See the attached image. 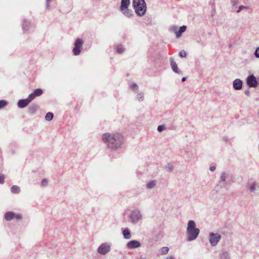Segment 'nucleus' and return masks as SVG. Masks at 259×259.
<instances>
[{
  "instance_id": "obj_26",
  "label": "nucleus",
  "mask_w": 259,
  "mask_h": 259,
  "mask_svg": "<svg viewBox=\"0 0 259 259\" xmlns=\"http://www.w3.org/2000/svg\"><path fill=\"white\" fill-rule=\"evenodd\" d=\"M169 30L171 32L175 33L177 35V32L178 30V27L176 25L171 26L169 28Z\"/></svg>"
},
{
  "instance_id": "obj_3",
  "label": "nucleus",
  "mask_w": 259,
  "mask_h": 259,
  "mask_svg": "<svg viewBox=\"0 0 259 259\" xmlns=\"http://www.w3.org/2000/svg\"><path fill=\"white\" fill-rule=\"evenodd\" d=\"M132 5L138 16L141 17L145 14L147 8L144 0H133Z\"/></svg>"
},
{
  "instance_id": "obj_17",
  "label": "nucleus",
  "mask_w": 259,
  "mask_h": 259,
  "mask_svg": "<svg viewBox=\"0 0 259 259\" xmlns=\"http://www.w3.org/2000/svg\"><path fill=\"white\" fill-rule=\"evenodd\" d=\"M122 234L124 238L125 239H130L132 238L130 230L127 228L123 230Z\"/></svg>"
},
{
  "instance_id": "obj_13",
  "label": "nucleus",
  "mask_w": 259,
  "mask_h": 259,
  "mask_svg": "<svg viewBox=\"0 0 259 259\" xmlns=\"http://www.w3.org/2000/svg\"><path fill=\"white\" fill-rule=\"evenodd\" d=\"M242 81L240 79H236L233 81V87L234 89L239 90L242 88Z\"/></svg>"
},
{
  "instance_id": "obj_44",
  "label": "nucleus",
  "mask_w": 259,
  "mask_h": 259,
  "mask_svg": "<svg viewBox=\"0 0 259 259\" xmlns=\"http://www.w3.org/2000/svg\"><path fill=\"white\" fill-rule=\"evenodd\" d=\"M186 79H187V77H183V78H182V81L183 82H184V81L186 80Z\"/></svg>"
},
{
  "instance_id": "obj_36",
  "label": "nucleus",
  "mask_w": 259,
  "mask_h": 259,
  "mask_svg": "<svg viewBox=\"0 0 259 259\" xmlns=\"http://www.w3.org/2000/svg\"><path fill=\"white\" fill-rule=\"evenodd\" d=\"M256 188V184H255V183H253V184H252V185L250 186V188H249V189H250V190L251 191H252V192H254V191H255V190Z\"/></svg>"
},
{
  "instance_id": "obj_42",
  "label": "nucleus",
  "mask_w": 259,
  "mask_h": 259,
  "mask_svg": "<svg viewBox=\"0 0 259 259\" xmlns=\"http://www.w3.org/2000/svg\"><path fill=\"white\" fill-rule=\"evenodd\" d=\"M46 8L48 10H50V4H49V2H46Z\"/></svg>"
},
{
  "instance_id": "obj_18",
  "label": "nucleus",
  "mask_w": 259,
  "mask_h": 259,
  "mask_svg": "<svg viewBox=\"0 0 259 259\" xmlns=\"http://www.w3.org/2000/svg\"><path fill=\"white\" fill-rule=\"evenodd\" d=\"M31 27V23L26 20H24L22 24V28L24 31H27Z\"/></svg>"
},
{
  "instance_id": "obj_5",
  "label": "nucleus",
  "mask_w": 259,
  "mask_h": 259,
  "mask_svg": "<svg viewBox=\"0 0 259 259\" xmlns=\"http://www.w3.org/2000/svg\"><path fill=\"white\" fill-rule=\"evenodd\" d=\"M83 42V40L80 38H78L75 40L74 44V47L72 50V52L74 55L78 56L80 54L82 48Z\"/></svg>"
},
{
  "instance_id": "obj_20",
  "label": "nucleus",
  "mask_w": 259,
  "mask_h": 259,
  "mask_svg": "<svg viewBox=\"0 0 259 259\" xmlns=\"http://www.w3.org/2000/svg\"><path fill=\"white\" fill-rule=\"evenodd\" d=\"M156 185V181H151L148 182L146 184V187L148 189H153Z\"/></svg>"
},
{
  "instance_id": "obj_49",
  "label": "nucleus",
  "mask_w": 259,
  "mask_h": 259,
  "mask_svg": "<svg viewBox=\"0 0 259 259\" xmlns=\"http://www.w3.org/2000/svg\"><path fill=\"white\" fill-rule=\"evenodd\" d=\"M258 115H259V110H258Z\"/></svg>"
},
{
  "instance_id": "obj_23",
  "label": "nucleus",
  "mask_w": 259,
  "mask_h": 259,
  "mask_svg": "<svg viewBox=\"0 0 259 259\" xmlns=\"http://www.w3.org/2000/svg\"><path fill=\"white\" fill-rule=\"evenodd\" d=\"M169 249L168 247H163L160 249V253L161 255H165L166 254Z\"/></svg>"
},
{
  "instance_id": "obj_38",
  "label": "nucleus",
  "mask_w": 259,
  "mask_h": 259,
  "mask_svg": "<svg viewBox=\"0 0 259 259\" xmlns=\"http://www.w3.org/2000/svg\"><path fill=\"white\" fill-rule=\"evenodd\" d=\"M254 54L256 58H259V47L256 49Z\"/></svg>"
},
{
  "instance_id": "obj_47",
  "label": "nucleus",
  "mask_w": 259,
  "mask_h": 259,
  "mask_svg": "<svg viewBox=\"0 0 259 259\" xmlns=\"http://www.w3.org/2000/svg\"><path fill=\"white\" fill-rule=\"evenodd\" d=\"M248 93H249V92H248V91H247V92H245V94H246V95H248Z\"/></svg>"
},
{
  "instance_id": "obj_35",
  "label": "nucleus",
  "mask_w": 259,
  "mask_h": 259,
  "mask_svg": "<svg viewBox=\"0 0 259 259\" xmlns=\"http://www.w3.org/2000/svg\"><path fill=\"white\" fill-rule=\"evenodd\" d=\"M186 56H187V54H186V52L184 50L181 51L179 53V56L181 58L186 57Z\"/></svg>"
},
{
  "instance_id": "obj_14",
  "label": "nucleus",
  "mask_w": 259,
  "mask_h": 259,
  "mask_svg": "<svg viewBox=\"0 0 259 259\" xmlns=\"http://www.w3.org/2000/svg\"><path fill=\"white\" fill-rule=\"evenodd\" d=\"M30 102L27 99L19 100L18 102V106L20 108H24L26 107Z\"/></svg>"
},
{
  "instance_id": "obj_41",
  "label": "nucleus",
  "mask_w": 259,
  "mask_h": 259,
  "mask_svg": "<svg viewBox=\"0 0 259 259\" xmlns=\"http://www.w3.org/2000/svg\"><path fill=\"white\" fill-rule=\"evenodd\" d=\"M216 169V167L214 165H213V166H211L210 167H209V169L211 171H214Z\"/></svg>"
},
{
  "instance_id": "obj_7",
  "label": "nucleus",
  "mask_w": 259,
  "mask_h": 259,
  "mask_svg": "<svg viewBox=\"0 0 259 259\" xmlns=\"http://www.w3.org/2000/svg\"><path fill=\"white\" fill-rule=\"evenodd\" d=\"M221 239V236L219 233L210 232L209 233V242L212 246H215Z\"/></svg>"
},
{
  "instance_id": "obj_34",
  "label": "nucleus",
  "mask_w": 259,
  "mask_h": 259,
  "mask_svg": "<svg viewBox=\"0 0 259 259\" xmlns=\"http://www.w3.org/2000/svg\"><path fill=\"white\" fill-rule=\"evenodd\" d=\"M248 9V7H246V6H244L243 5H241L239 7H238V10L236 11V12L237 13H239L241 12V10H243V9Z\"/></svg>"
},
{
  "instance_id": "obj_27",
  "label": "nucleus",
  "mask_w": 259,
  "mask_h": 259,
  "mask_svg": "<svg viewBox=\"0 0 259 259\" xmlns=\"http://www.w3.org/2000/svg\"><path fill=\"white\" fill-rule=\"evenodd\" d=\"M137 98L139 101H143L144 98V94L142 92L138 93Z\"/></svg>"
},
{
  "instance_id": "obj_9",
  "label": "nucleus",
  "mask_w": 259,
  "mask_h": 259,
  "mask_svg": "<svg viewBox=\"0 0 259 259\" xmlns=\"http://www.w3.org/2000/svg\"><path fill=\"white\" fill-rule=\"evenodd\" d=\"M5 219L7 221H10L13 219L20 220L22 219V215L20 213H16L12 211H8L5 213Z\"/></svg>"
},
{
  "instance_id": "obj_12",
  "label": "nucleus",
  "mask_w": 259,
  "mask_h": 259,
  "mask_svg": "<svg viewBox=\"0 0 259 259\" xmlns=\"http://www.w3.org/2000/svg\"><path fill=\"white\" fill-rule=\"evenodd\" d=\"M170 66L172 71L178 74H182L183 72L181 70L179 69L177 63L174 61L172 57H170Z\"/></svg>"
},
{
  "instance_id": "obj_48",
  "label": "nucleus",
  "mask_w": 259,
  "mask_h": 259,
  "mask_svg": "<svg viewBox=\"0 0 259 259\" xmlns=\"http://www.w3.org/2000/svg\"><path fill=\"white\" fill-rule=\"evenodd\" d=\"M51 0H46V2H49Z\"/></svg>"
},
{
  "instance_id": "obj_25",
  "label": "nucleus",
  "mask_w": 259,
  "mask_h": 259,
  "mask_svg": "<svg viewBox=\"0 0 259 259\" xmlns=\"http://www.w3.org/2000/svg\"><path fill=\"white\" fill-rule=\"evenodd\" d=\"M36 97L42 95L43 91L41 89H36L33 92Z\"/></svg>"
},
{
  "instance_id": "obj_50",
  "label": "nucleus",
  "mask_w": 259,
  "mask_h": 259,
  "mask_svg": "<svg viewBox=\"0 0 259 259\" xmlns=\"http://www.w3.org/2000/svg\"><path fill=\"white\" fill-rule=\"evenodd\" d=\"M139 259H143V258H139Z\"/></svg>"
},
{
  "instance_id": "obj_32",
  "label": "nucleus",
  "mask_w": 259,
  "mask_h": 259,
  "mask_svg": "<svg viewBox=\"0 0 259 259\" xmlns=\"http://www.w3.org/2000/svg\"><path fill=\"white\" fill-rule=\"evenodd\" d=\"M36 97V96H35V95L33 93L29 94V95L28 96V97L27 98H26L27 100H28L29 102H30L32 100H33Z\"/></svg>"
},
{
  "instance_id": "obj_30",
  "label": "nucleus",
  "mask_w": 259,
  "mask_h": 259,
  "mask_svg": "<svg viewBox=\"0 0 259 259\" xmlns=\"http://www.w3.org/2000/svg\"><path fill=\"white\" fill-rule=\"evenodd\" d=\"M8 104V102L6 100H0V109L3 108Z\"/></svg>"
},
{
  "instance_id": "obj_15",
  "label": "nucleus",
  "mask_w": 259,
  "mask_h": 259,
  "mask_svg": "<svg viewBox=\"0 0 259 259\" xmlns=\"http://www.w3.org/2000/svg\"><path fill=\"white\" fill-rule=\"evenodd\" d=\"M38 109V105L36 104H32L28 108V113L30 115H33Z\"/></svg>"
},
{
  "instance_id": "obj_19",
  "label": "nucleus",
  "mask_w": 259,
  "mask_h": 259,
  "mask_svg": "<svg viewBox=\"0 0 259 259\" xmlns=\"http://www.w3.org/2000/svg\"><path fill=\"white\" fill-rule=\"evenodd\" d=\"M187 27L185 25H183L182 26H181L178 30V32H177V38H179L181 36L182 33L184 32L186 30Z\"/></svg>"
},
{
  "instance_id": "obj_39",
  "label": "nucleus",
  "mask_w": 259,
  "mask_h": 259,
  "mask_svg": "<svg viewBox=\"0 0 259 259\" xmlns=\"http://www.w3.org/2000/svg\"><path fill=\"white\" fill-rule=\"evenodd\" d=\"M5 176L3 174L0 175V184H3L4 183Z\"/></svg>"
},
{
  "instance_id": "obj_10",
  "label": "nucleus",
  "mask_w": 259,
  "mask_h": 259,
  "mask_svg": "<svg viewBox=\"0 0 259 259\" xmlns=\"http://www.w3.org/2000/svg\"><path fill=\"white\" fill-rule=\"evenodd\" d=\"M246 83L250 88H256L258 85L256 78L253 74L250 75L247 77Z\"/></svg>"
},
{
  "instance_id": "obj_28",
  "label": "nucleus",
  "mask_w": 259,
  "mask_h": 259,
  "mask_svg": "<svg viewBox=\"0 0 259 259\" xmlns=\"http://www.w3.org/2000/svg\"><path fill=\"white\" fill-rule=\"evenodd\" d=\"M117 52L118 54H121L124 52V48L122 47L121 45H118L117 46Z\"/></svg>"
},
{
  "instance_id": "obj_31",
  "label": "nucleus",
  "mask_w": 259,
  "mask_h": 259,
  "mask_svg": "<svg viewBox=\"0 0 259 259\" xmlns=\"http://www.w3.org/2000/svg\"><path fill=\"white\" fill-rule=\"evenodd\" d=\"M166 126L164 124L160 125L157 127V131L159 132H161L166 129Z\"/></svg>"
},
{
  "instance_id": "obj_33",
  "label": "nucleus",
  "mask_w": 259,
  "mask_h": 259,
  "mask_svg": "<svg viewBox=\"0 0 259 259\" xmlns=\"http://www.w3.org/2000/svg\"><path fill=\"white\" fill-rule=\"evenodd\" d=\"M48 184V181L47 179H43L41 182V186L42 187H46Z\"/></svg>"
},
{
  "instance_id": "obj_16",
  "label": "nucleus",
  "mask_w": 259,
  "mask_h": 259,
  "mask_svg": "<svg viewBox=\"0 0 259 259\" xmlns=\"http://www.w3.org/2000/svg\"><path fill=\"white\" fill-rule=\"evenodd\" d=\"M226 183L219 182L218 184L215 186L214 190L218 193L221 189L226 188Z\"/></svg>"
},
{
  "instance_id": "obj_29",
  "label": "nucleus",
  "mask_w": 259,
  "mask_h": 259,
  "mask_svg": "<svg viewBox=\"0 0 259 259\" xmlns=\"http://www.w3.org/2000/svg\"><path fill=\"white\" fill-rule=\"evenodd\" d=\"M131 89L135 92H137L138 90V85L137 83H134L130 85Z\"/></svg>"
},
{
  "instance_id": "obj_2",
  "label": "nucleus",
  "mask_w": 259,
  "mask_h": 259,
  "mask_svg": "<svg viewBox=\"0 0 259 259\" xmlns=\"http://www.w3.org/2000/svg\"><path fill=\"white\" fill-rule=\"evenodd\" d=\"M200 232L199 229L196 228V224L193 220H190L188 223L186 233L188 236L187 240L191 241L195 240Z\"/></svg>"
},
{
  "instance_id": "obj_22",
  "label": "nucleus",
  "mask_w": 259,
  "mask_h": 259,
  "mask_svg": "<svg viewBox=\"0 0 259 259\" xmlns=\"http://www.w3.org/2000/svg\"><path fill=\"white\" fill-rule=\"evenodd\" d=\"M227 176V174L226 172L223 171V172H221L220 177V180L219 182L226 183L225 182L226 180Z\"/></svg>"
},
{
  "instance_id": "obj_40",
  "label": "nucleus",
  "mask_w": 259,
  "mask_h": 259,
  "mask_svg": "<svg viewBox=\"0 0 259 259\" xmlns=\"http://www.w3.org/2000/svg\"><path fill=\"white\" fill-rule=\"evenodd\" d=\"M197 43L199 45L204 47L205 46V44L203 42V41L201 39H198L197 40Z\"/></svg>"
},
{
  "instance_id": "obj_4",
  "label": "nucleus",
  "mask_w": 259,
  "mask_h": 259,
  "mask_svg": "<svg viewBox=\"0 0 259 259\" xmlns=\"http://www.w3.org/2000/svg\"><path fill=\"white\" fill-rule=\"evenodd\" d=\"M130 5V0H121V4L119 7V11L122 13V14L129 18L134 16L132 10L128 9Z\"/></svg>"
},
{
  "instance_id": "obj_43",
  "label": "nucleus",
  "mask_w": 259,
  "mask_h": 259,
  "mask_svg": "<svg viewBox=\"0 0 259 259\" xmlns=\"http://www.w3.org/2000/svg\"><path fill=\"white\" fill-rule=\"evenodd\" d=\"M166 169L168 171H171L172 170V167L169 166V165H168L167 167H166Z\"/></svg>"
},
{
  "instance_id": "obj_6",
  "label": "nucleus",
  "mask_w": 259,
  "mask_h": 259,
  "mask_svg": "<svg viewBox=\"0 0 259 259\" xmlns=\"http://www.w3.org/2000/svg\"><path fill=\"white\" fill-rule=\"evenodd\" d=\"M142 218V215L139 210L132 211L130 214V221L133 224H136Z\"/></svg>"
},
{
  "instance_id": "obj_37",
  "label": "nucleus",
  "mask_w": 259,
  "mask_h": 259,
  "mask_svg": "<svg viewBox=\"0 0 259 259\" xmlns=\"http://www.w3.org/2000/svg\"><path fill=\"white\" fill-rule=\"evenodd\" d=\"M231 3L233 7L237 5L239 3V0H231Z\"/></svg>"
},
{
  "instance_id": "obj_11",
  "label": "nucleus",
  "mask_w": 259,
  "mask_h": 259,
  "mask_svg": "<svg viewBox=\"0 0 259 259\" xmlns=\"http://www.w3.org/2000/svg\"><path fill=\"white\" fill-rule=\"evenodd\" d=\"M141 246V243L136 240H133L128 242L126 244V247L130 249H136Z\"/></svg>"
},
{
  "instance_id": "obj_45",
  "label": "nucleus",
  "mask_w": 259,
  "mask_h": 259,
  "mask_svg": "<svg viewBox=\"0 0 259 259\" xmlns=\"http://www.w3.org/2000/svg\"><path fill=\"white\" fill-rule=\"evenodd\" d=\"M223 140H224V141H226H226H227V140H228V138H227V137H224V138H223Z\"/></svg>"
},
{
  "instance_id": "obj_21",
  "label": "nucleus",
  "mask_w": 259,
  "mask_h": 259,
  "mask_svg": "<svg viewBox=\"0 0 259 259\" xmlns=\"http://www.w3.org/2000/svg\"><path fill=\"white\" fill-rule=\"evenodd\" d=\"M11 192L14 194H18L20 192V188L16 185H14L11 187Z\"/></svg>"
},
{
  "instance_id": "obj_8",
  "label": "nucleus",
  "mask_w": 259,
  "mask_h": 259,
  "mask_svg": "<svg viewBox=\"0 0 259 259\" xmlns=\"http://www.w3.org/2000/svg\"><path fill=\"white\" fill-rule=\"evenodd\" d=\"M111 244L108 243H104L101 244L98 248V252L102 255H105L110 251Z\"/></svg>"
},
{
  "instance_id": "obj_24",
  "label": "nucleus",
  "mask_w": 259,
  "mask_h": 259,
  "mask_svg": "<svg viewBox=\"0 0 259 259\" xmlns=\"http://www.w3.org/2000/svg\"><path fill=\"white\" fill-rule=\"evenodd\" d=\"M54 117V114L52 112H48L45 116V119L47 121H51L52 120Z\"/></svg>"
},
{
  "instance_id": "obj_1",
  "label": "nucleus",
  "mask_w": 259,
  "mask_h": 259,
  "mask_svg": "<svg viewBox=\"0 0 259 259\" xmlns=\"http://www.w3.org/2000/svg\"><path fill=\"white\" fill-rule=\"evenodd\" d=\"M103 142L108 148L113 150H117L121 148L124 143V138L120 133H105L102 136Z\"/></svg>"
},
{
  "instance_id": "obj_46",
  "label": "nucleus",
  "mask_w": 259,
  "mask_h": 259,
  "mask_svg": "<svg viewBox=\"0 0 259 259\" xmlns=\"http://www.w3.org/2000/svg\"><path fill=\"white\" fill-rule=\"evenodd\" d=\"M166 259H174V257L172 256H168Z\"/></svg>"
}]
</instances>
